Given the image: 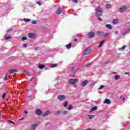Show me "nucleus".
I'll return each mask as SVG.
<instances>
[{"label": "nucleus", "mask_w": 130, "mask_h": 130, "mask_svg": "<svg viewBox=\"0 0 130 130\" xmlns=\"http://www.w3.org/2000/svg\"><path fill=\"white\" fill-rule=\"evenodd\" d=\"M95 12L96 13V16L98 17H100V16H102L103 14V10L101 7H98L97 9H95Z\"/></svg>", "instance_id": "f257e3e1"}, {"label": "nucleus", "mask_w": 130, "mask_h": 130, "mask_svg": "<svg viewBox=\"0 0 130 130\" xmlns=\"http://www.w3.org/2000/svg\"><path fill=\"white\" fill-rule=\"evenodd\" d=\"M79 82L78 79H70L69 80V83L71 85H74L75 84H77Z\"/></svg>", "instance_id": "f03ea898"}, {"label": "nucleus", "mask_w": 130, "mask_h": 130, "mask_svg": "<svg viewBox=\"0 0 130 130\" xmlns=\"http://www.w3.org/2000/svg\"><path fill=\"white\" fill-rule=\"evenodd\" d=\"M57 98L60 101H63V100L66 99V96L63 95H58Z\"/></svg>", "instance_id": "7ed1b4c3"}, {"label": "nucleus", "mask_w": 130, "mask_h": 130, "mask_svg": "<svg viewBox=\"0 0 130 130\" xmlns=\"http://www.w3.org/2000/svg\"><path fill=\"white\" fill-rule=\"evenodd\" d=\"M28 36L29 38H30L31 39H34V38H36V35H35V34L33 32H30L28 34Z\"/></svg>", "instance_id": "20e7f679"}, {"label": "nucleus", "mask_w": 130, "mask_h": 130, "mask_svg": "<svg viewBox=\"0 0 130 130\" xmlns=\"http://www.w3.org/2000/svg\"><path fill=\"white\" fill-rule=\"evenodd\" d=\"M91 53V49L90 48H87L85 50H84V54L85 55H87V54H89Z\"/></svg>", "instance_id": "39448f33"}, {"label": "nucleus", "mask_w": 130, "mask_h": 130, "mask_svg": "<svg viewBox=\"0 0 130 130\" xmlns=\"http://www.w3.org/2000/svg\"><path fill=\"white\" fill-rule=\"evenodd\" d=\"M126 10V6H123L122 7H121L119 9V12L120 13H123V12H125Z\"/></svg>", "instance_id": "423d86ee"}, {"label": "nucleus", "mask_w": 130, "mask_h": 130, "mask_svg": "<svg viewBox=\"0 0 130 130\" xmlns=\"http://www.w3.org/2000/svg\"><path fill=\"white\" fill-rule=\"evenodd\" d=\"M36 113L37 115H41V114L43 113V112L40 109H38L36 111Z\"/></svg>", "instance_id": "0eeeda50"}, {"label": "nucleus", "mask_w": 130, "mask_h": 130, "mask_svg": "<svg viewBox=\"0 0 130 130\" xmlns=\"http://www.w3.org/2000/svg\"><path fill=\"white\" fill-rule=\"evenodd\" d=\"M88 38H93L95 36V33L93 32H89L88 35Z\"/></svg>", "instance_id": "6e6552de"}, {"label": "nucleus", "mask_w": 130, "mask_h": 130, "mask_svg": "<svg viewBox=\"0 0 130 130\" xmlns=\"http://www.w3.org/2000/svg\"><path fill=\"white\" fill-rule=\"evenodd\" d=\"M10 74H14V73H18V71L16 69H11L9 71Z\"/></svg>", "instance_id": "1a4fd4ad"}, {"label": "nucleus", "mask_w": 130, "mask_h": 130, "mask_svg": "<svg viewBox=\"0 0 130 130\" xmlns=\"http://www.w3.org/2000/svg\"><path fill=\"white\" fill-rule=\"evenodd\" d=\"M105 104H110L111 103V101L109 99H106L104 101Z\"/></svg>", "instance_id": "9d476101"}, {"label": "nucleus", "mask_w": 130, "mask_h": 130, "mask_svg": "<svg viewBox=\"0 0 130 130\" xmlns=\"http://www.w3.org/2000/svg\"><path fill=\"white\" fill-rule=\"evenodd\" d=\"M49 114H50V111H47L45 112V113L43 115L42 117H45V116H47V115H49Z\"/></svg>", "instance_id": "9b49d317"}, {"label": "nucleus", "mask_w": 130, "mask_h": 130, "mask_svg": "<svg viewBox=\"0 0 130 130\" xmlns=\"http://www.w3.org/2000/svg\"><path fill=\"white\" fill-rule=\"evenodd\" d=\"M88 82L89 81L88 80H84L82 83V86L83 87H85V86L88 84Z\"/></svg>", "instance_id": "f8f14e48"}, {"label": "nucleus", "mask_w": 130, "mask_h": 130, "mask_svg": "<svg viewBox=\"0 0 130 130\" xmlns=\"http://www.w3.org/2000/svg\"><path fill=\"white\" fill-rule=\"evenodd\" d=\"M62 12V10H61V8H58V10L55 12V13L59 15V14H60V13H61Z\"/></svg>", "instance_id": "ddd939ff"}, {"label": "nucleus", "mask_w": 130, "mask_h": 130, "mask_svg": "<svg viewBox=\"0 0 130 130\" xmlns=\"http://www.w3.org/2000/svg\"><path fill=\"white\" fill-rule=\"evenodd\" d=\"M103 31H98L96 32L97 35H98V36H102V35L103 36L104 35Z\"/></svg>", "instance_id": "4468645a"}, {"label": "nucleus", "mask_w": 130, "mask_h": 130, "mask_svg": "<svg viewBox=\"0 0 130 130\" xmlns=\"http://www.w3.org/2000/svg\"><path fill=\"white\" fill-rule=\"evenodd\" d=\"M39 69H40V70H43L44 68H45V66L44 64H41L38 66Z\"/></svg>", "instance_id": "2eb2a0df"}, {"label": "nucleus", "mask_w": 130, "mask_h": 130, "mask_svg": "<svg viewBox=\"0 0 130 130\" xmlns=\"http://www.w3.org/2000/svg\"><path fill=\"white\" fill-rule=\"evenodd\" d=\"M106 27L108 28V29H111L113 28L112 25H111V24H106Z\"/></svg>", "instance_id": "dca6fc26"}, {"label": "nucleus", "mask_w": 130, "mask_h": 130, "mask_svg": "<svg viewBox=\"0 0 130 130\" xmlns=\"http://www.w3.org/2000/svg\"><path fill=\"white\" fill-rule=\"evenodd\" d=\"M72 47V43H70L69 44L66 45V48L70 49Z\"/></svg>", "instance_id": "f3484780"}, {"label": "nucleus", "mask_w": 130, "mask_h": 130, "mask_svg": "<svg viewBox=\"0 0 130 130\" xmlns=\"http://www.w3.org/2000/svg\"><path fill=\"white\" fill-rule=\"evenodd\" d=\"M105 42V40H103L101 42V43L99 44V45L98 46V48H100V47H101V46H102V45H103V44H104V43Z\"/></svg>", "instance_id": "a211bd4d"}, {"label": "nucleus", "mask_w": 130, "mask_h": 130, "mask_svg": "<svg viewBox=\"0 0 130 130\" xmlns=\"http://www.w3.org/2000/svg\"><path fill=\"white\" fill-rule=\"evenodd\" d=\"M97 108H98V107H97V106H94V107H93L90 111L92 112V111H94V110H96Z\"/></svg>", "instance_id": "6ab92c4d"}, {"label": "nucleus", "mask_w": 130, "mask_h": 130, "mask_svg": "<svg viewBox=\"0 0 130 130\" xmlns=\"http://www.w3.org/2000/svg\"><path fill=\"white\" fill-rule=\"evenodd\" d=\"M36 126H37V124L31 125V129H32V130L35 129V128H36Z\"/></svg>", "instance_id": "aec40b11"}, {"label": "nucleus", "mask_w": 130, "mask_h": 130, "mask_svg": "<svg viewBox=\"0 0 130 130\" xmlns=\"http://www.w3.org/2000/svg\"><path fill=\"white\" fill-rule=\"evenodd\" d=\"M57 66H58L57 63H55V64H51L50 65V67L51 68H56Z\"/></svg>", "instance_id": "412c9836"}, {"label": "nucleus", "mask_w": 130, "mask_h": 130, "mask_svg": "<svg viewBox=\"0 0 130 130\" xmlns=\"http://www.w3.org/2000/svg\"><path fill=\"white\" fill-rule=\"evenodd\" d=\"M114 78H115L116 81H117V80H119V79H120V77H119V76H118V75H115L114 76Z\"/></svg>", "instance_id": "4be33fe9"}, {"label": "nucleus", "mask_w": 130, "mask_h": 130, "mask_svg": "<svg viewBox=\"0 0 130 130\" xmlns=\"http://www.w3.org/2000/svg\"><path fill=\"white\" fill-rule=\"evenodd\" d=\"M111 7H112L110 4H107L106 5V8H107V9H111Z\"/></svg>", "instance_id": "5701e85b"}, {"label": "nucleus", "mask_w": 130, "mask_h": 130, "mask_svg": "<svg viewBox=\"0 0 130 130\" xmlns=\"http://www.w3.org/2000/svg\"><path fill=\"white\" fill-rule=\"evenodd\" d=\"M117 23H118V19H114L113 20V24H117Z\"/></svg>", "instance_id": "b1692460"}, {"label": "nucleus", "mask_w": 130, "mask_h": 130, "mask_svg": "<svg viewBox=\"0 0 130 130\" xmlns=\"http://www.w3.org/2000/svg\"><path fill=\"white\" fill-rule=\"evenodd\" d=\"M88 116L89 119H92V118H94V117H95V115H89Z\"/></svg>", "instance_id": "393cba45"}, {"label": "nucleus", "mask_w": 130, "mask_h": 130, "mask_svg": "<svg viewBox=\"0 0 130 130\" xmlns=\"http://www.w3.org/2000/svg\"><path fill=\"white\" fill-rule=\"evenodd\" d=\"M23 21H24V22H30L31 19L28 18H24Z\"/></svg>", "instance_id": "a878e982"}, {"label": "nucleus", "mask_w": 130, "mask_h": 130, "mask_svg": "<svg viewBox=\"0 0 130 130\" xmlns=\"http://www.w3.org/2000/svg\"><path fill=\"white\" fill-rule=\"evenodd\" d=\"M72 109H73V105H70L68 107V110H72Z\"/></svg>", "instance_id": "bb28decb"}, {"label": "nucleus", "mask_w": 130, "mask_h": 130, "mask_svg": "<svg viewBox=\"0 0 130 130\" xmlns=\"http://www.w3.org/2000/svg\"><path fill=\"white\" fill-rule=\"evenodd\" d=\"M55 115H58L60 114V111H57L55 112Z\"/></svg>", "instance_id": "cd10ccee"}, {"label": "nucleus", "mask_w": 130, "mask_h": 130, "mask_svg": "<svg viewBox=\"0 0 130 130\" xmlns=\"http://www.w3.org/2000/svg\"><path fill=\"white\" fill-rule=\"evenodd\" d=\"M12 38L11 36L5 37V40H9V39H11Z\"/></svg>", "instance_id": "c85d7f7f"}, {"label": "nucleus", "mask_w": 130, "mask_h": 130, "mask_svg": "<svg viewBox=\"0 0 130 130\" xmlns=\"http://www.w3.org/2000/svg\"><path fill=\"white\" fill-rule=\"evenodd\" d=\"M126 47V46H123L122 47H121V48H120V49H119V50H124V49H125V48Z\"/></svg>", "instance_id": "c756f323"}, {"label": "nucleus", "mask_w": 130, "mask_h": 130, "mask_svg": "<svg viewBox=\"0 0 130 130\" xmlns=\"http://www.w3.org/2000/svg\"><path fill=\"white\" fill-rule=\"evenodd\" d=\"M7 96V93H4L3 95H2V98L3 99H5V98H6V96Z\"/></svg>", "instance_id": "7c9ffc66"}, {"label": "nucleus", "mask_w": 130, "mask_h": 130, "mask_svg": "<svg viewBox=\"0 0 130 130\" xmlns=\"http://www.w3.org/2000/svg\"><path fill=\"white\" fill-rule=\"evenodd\" d=\"M109 35H110V33L108 32L106 34H104L103 36H104L105 37H106V36H108Z\"/></svg>", "instance_id": "2f4dec72"}, {"label": "nucleus", "mask_w": 130, "mask_h": 130, "mask_svg": "<svg viewBox=\"0 0 130 130\" xmlns=\"http://www.w3.org/2000/svg\"><path fill=\"white\" fill-rule=\"evenodd\" d=\"M68 104H69V103H68L67 101H66L64 104V107H67Z\"/></svg>", "instance_id": "473e14b6"}, {"label": "nucleus", "mask_w": 130, "mask_h": 130, "mask_svg": "<svg viewBox=\"0 0 130 130\" xmlns=\"http://www.w3.org/2000/svg\"><path fill=\"white\" fill-rule=\"evenodd\" d=\"M25 40H27V37H23L22 38V41H25Z\"/></svg>", "instance_id": "72a5a7b5"}, {"label": "nucleus", "mask_w": 130, "mask_h": 130, "mask_svg": "<svg viewBox=\"0 0 130 130\" xmlns=\"http://www.w3.org/2000/svg\"><path fill=\"white\" fill-rule=\"evenodd\" d=\"M13 30V28H10L7 30V33H10V32H12Z\"/></svg>", "instance_id": "f704fd0d"}, {"label": "nucleus", "mask_w": 130, "mask_h": 130, "mask_svg": "<svg viewBox=\"0 0 130 130\" xmlns=\"http://www.w3.org/2000/svg\"><path fill=\"white\" fill-rule=\"evenodd\" d=\"M127 33H128V32H127V31L125 30V31L124 32V33L122 34V36H124L125 35H126V34H127Z\"/></svg>", "instance_id": "c9c22d12"}, {"label": "nucleus", "mask_w": 130, "mask_h": 130, "mask_svg": "<svg viewBox=\"0 0 130 130\" xmlns=\"http://www.w3.org/2000/svg\"><path fill=\"white\" fill-rule=\"evenodd\" d=\"M70 69L72 71H74V65L73 64H72L70 66Z\"/></svg>", "instance_id": "e433bc0d"}, {"label": "nucleus", "mask_w": 130, "mask_h": 130, "mask_svg": "<svg viewBox=\"0 0 130 130\" xmlns=\"http://www.w3.org/2000/svg\"><path fill=\"white\" fill-rule=\"evenodd\" d=\"M63 115H66L67 114H68V111H64L63 112Z\"/></svg>", "instance_id": "4c0bfd02"}, {"label": "nucleus", "mask_w": 130, "mask_h": 130, "mask_svg": "<svg viewBox=\"0 0 130 130\" xmlns=\"http://www.w3.org/2000/svg\"><path fill=\"white\" fill-rule=\"evenodd\" d=\"M31 23H32V24H37V21H36V20H32V21H31Z\"/></svg>", "instance_id": "58836bf2"}, {"label": "nucleus", "mask_w": 130, "mask_h": 130, "mask_svg": "<svg viewBox=\"0 0 130 130\" xmlns=\"http://www.w3.org/2000/svg\"><path fill=\"white\" fill-rule=\"evenodd\" d=\"M73 3H75V4H77V3H79V1L78 0H72Z\"/></svg>", "instance_id": "ea45409f"}, {"label": "nucleus", "mask_w": 130, "mask_h": 130, "mask_svg": "<svg viewBox=\"0 0 130 130\" xmlns=\"http://www.w3.org/2000/svg\"><path fill=\"white\" fill-rule=\"evenodd\" d=\"M104 88V85H101L100 88H99V90H101V89H103Z\"/></svg>", "instance_id": "a19ab883"}, {"label": "nucleus", "mask_w": 130, "mask_h": 130, "mask_svg": "<svg viewBox=\"0 0 130 130\" xmlns=\"http://www.w3.org/2000/svg\"><path fill=\"white\" fill-rule=\"evenodd\" d=\"M8 121L9 122H10V123H12L13 124H15V123L13 121L9 120Z\"/></svg>", "instance_id": "79ce46f5"}, {"label": "nucleus", "mask_w": 130, "mask_h": 130, "mask_svg": "<svg viewBox=\"0 0 130 130\" xmlns=\"http://www.w3.org/2000/svg\"><path fill=\"white\" fill-rule=\"evenodd\" d=\"M5 80H6L7 81V80H8V74L6 75V76L4 78Z\"/></svg>", "instance_id": "37998d69"}, {"label": "nucleus", "mask_w": 130, "mask_h": 130, "mask_svg": "<svg viewBox=\"0 0 130 130\" xmlns=\"http://www.w3.org/2000/svg\"><path fill=\"white\" fill-rule=\"evenodd\" d=\"M23 47H24V48H25L26 47H27V44H24L23 45Z\"/></svg>", "instance_id": "c03bdc74"}, {"label": "nucleus", "mask_w": 130, "mask_h": 130, "mask_svg": "<svg viewBox=\"0 0 130 130\" xmlns=\"http://www.w3.org/2000/svg\"><path fill=\"white\" fill-rule=\"evenodd\" d=\"M37 4H38V5H39V6H41V3L40 2H37Z\"/></svg>", "instance_id": "a18cd8bd"}, {"label": "nucleus", "mask_w": 130, "mask_h": 130, "mask_svg": "<svg viewBox=\"0 0 130 130\" xmlns=\"http://www.w3.org/2000/svg\"><path fill=\"white\" fill-rule=\"evenodd\" d=\"M98 20H99V21H103V20H102V19L101 18H100V17H99V18H98Z\"/></svg>", "instance_id": "49530a36"}, {"label": "nucleus", "mask_w": 130, "mask_h": 130, "mask_svg": "<svg viewBox=\"0 0 130 130\" xmlns=\"http://www.w3.org/2000/svg\"><path fill=\"white\" fill-rule=\"evenodd\" d=\"M38 49H39V48L37 47L35 48V50H38Z\"/></svg>", "instance_id": "de8ad7c7"}, {"label": "nucleus", "mask_w": 130, "mask_h": 130, "mask_svg": "<svg viewBox=\"0 0 130 130\" xmlns=\"http://www.w3.org/2000/svg\"><path fill=\"white\" fill-rule=\"evenodd\" d=\"M124 75H129V73L125 72Z\"/></svg>", "instance_id": "09e8293b"}, {"label": "nucleus", "mask_w": 130, "mask_h": 130, "mask_svg": "<svg viewBox=\"0 0 130 130\" xmlns=\"http://www.w3.org/2000/svg\"><path fill=\"white\" fill-rule=\"evenodd\" d=\"M77 41H78V39H74V42H77Z\"/></svg>", "instance_id": "8fccbe9b"}, {"label": "nucleus", "mask_w": 130, "mask_h": 130, "mask_svg": "<svg viewBox=\"0 0 130 130\" xmlns=\"http://www.w3.org/2000/svg\"><path fill=\"white\" fill-rule=\"evenodd\" d=\"M126 31L128 33V32H130V28L128 29Z\"/></svg>", "instance_id": "3c124183"}, {"label": "nucleus", "mask_w": 130, "mask_h": 130, "mask_svg": "<svg viewBox=\"0 0 130 130\" xmlns=\"http://www.w3.org/2000/svg\"><path fill=\"white\" fill-rule=\"evenodd\" d=\"M23 119H24V117H22V118L19 119V120H23Z\"/></svg>", "instance_id": "603ef678"}, {"label": "nucleus", "mask_w": 130, "mask_h": 130, "mask_svg": "<svg viewBox=\"0 0 130 130\" xmlns=\"http://www.w3.org/2000/svg\"><path fill=\"white\" fill-rule=\"evenodd\" d=\"M25 73H26V75H27V76H29V73H28V72H27L25 71Z\"/></svg>", "instance_id": "864d4df0"}, {"label": "nucleus", "mask_w": 130, "mask_h": 130, "mask_svg": "<svg viewBox=\"0 0 130 130\" xmlns=\"http://www.w3.org/2000/svg\"><path fill=\"white\" fill-rule=\"evenodd\" d=\"M24 113H25L26 114H27V113H28V112L27 111H24Z\"/></svg>", "instance_id": "5fc2aeb1"}, {"label": "nucleus", "mask_w": 130, "mask_h": 130, "mask_svg": "<svg viewBox=\"0 0 130 130\" xmlns=\"http://www.w3.org/2000/svg\"><path fill=\"white\" fill-rule=\"evenodd\" d=\"M115 34H118V31H115Z\"/></svg>", "instance_id": "6e6d98bb"}, {"label": "nucleus", "mask_w": 130, "mask_h": 130, "mask_svg": "<svg viewBox=\"0 0 130 130\" xmlns=\"http://www.w3.org/2000/svg\"><path fill=\"white\" fill-rule=\"evenodd\" d=\"M34 79V77L31 78L30 79V81H32V80Z\"/></svg>", "instance_id": "4d7b16f0"}, {"label": "nucleus", "mask_w": 130, "mask_h": 130, "mask_svg": "<svg viewBox=\"0 0 130 130\" xmlns=\"http://www.w3.org/2000/svg\"><path fill=\"white\" fill-rule=\"evenodd\" d=\"M48 70V68H45V71H47Z\"/></svg>", "instance_id": "13d9d810"}, {"label": "nucleus", "mask_w": 130, "mask_h": 130, "mask_svg": "<svg viewBox=\"0 0 130 130\" xmlns=\"http://www.w3.org/2000/svg\"><path fill=\"white\" fill-rule=\"evenodd\" d=\"M86 130H92L91 128L87 129Z\"/></svg>", "instance_id": "bf43d9fd"}, {"label": "nucleus", "mask_w": 130, "mask_h": 130, "mask_svg": "<svg viewBox=\"0 0 130 130\" xmlns=\"http://www.w3.org/2000/svg\"><path fill=\"white\" fill-rule=\"evenodd\" d=\"M75 88H77V85L74 86Z\"/></svg>", "instance_id": "052dcab7"}, {"label": "nucleus", "mask_w": 130, "mask_h": 130, "mask_svg": "<svg viewBox=\"0 0 130 130\" xmlns=\"http://www.w3.org/2000/svg\"><path fill=\"white\" fill-rule=\"evenodd\" d=\"M124 99H125V98H123V100H124Z\"/></svg>", "instance_id": "680f3d73"}, {"label": "nucleus", "mask_w": 130, "mask_h": 130, "mask_svg": "<svg viewBox=\"0 0 130 130\" xmlns=\"http://www.w3.org/2000/svg\"><path fill=\"white\" fill-rule=\"evenodd\" d=\"M0 114H1V112H0Z\"/></svg>", "instance_id": "e2e57ef3"}]
</instances>
